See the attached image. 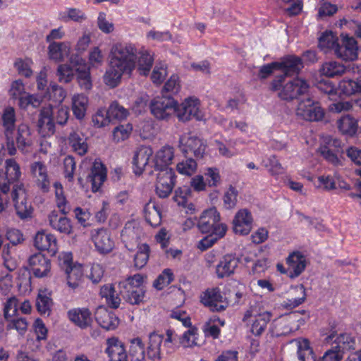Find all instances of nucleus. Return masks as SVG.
<instances>
[{
    "mask_svg": "<svg viewBox=\"0 0 361 361\" xmlns=\"http://www.w3.org/2000/svg\"><path fill=\"white\" fill-rule=\"evenodd\" d=\"M137 49L131 44H116L111 49L109 66L104 75V83L116 87L123 74L130 75L135 67Z\"/></svg>",
    "mask_w": 361,
    "mask_h": 361,
    "instance_id": "nucleus-1",
    "label": "nucleus"
},
{
    "mask_svg": "<svg viewBox=\"0 0 361 361\" xmlns=\"http://www.w3.org/2000/svg\"><path fill=\"white\" fill-rule=\"evenodd\" d=\"M197 227L201 233L209 234L200 242V247L204 250L210 247L218 239L223 238L227 231L226 224L220 222V214L216 208H210L202 212Z\"/></svg>",
    "mask_w": 361,
    "mask_h": 361,
    "instance_id": "nucleus-2",
    "label": "nucleus"
},
{
    "mask_svg": "<svg viewBox=\"0 0 361 361\" xmlns=\"http://www.w3.org/2000/svg\"><path fill=\"white\" fill-rule=\"evenodd\" d=\"M143 276L137 274L118 283L120 294L127 302L131 305L144 302L146 290L143 286Z\"/></svg>",
    "mask_w": 361,
    "mask_h": 361,
    "instance_id": "nucleus-3",
    "label": "nucleus"
},
{
    "mask_svg": "<svg viewBox=\"0 0 361 361\" xmlns=\"http://www.w3.org/2000/svg\"><path fill=\"white\" fill-rule=\"evenodd\" d=\"M176 101L167 95L157 97L149 104L152 114L158 120L168 121L175 114Z\"/></svg>",
    "mask_w": 361,
    "mask_h": 361,
    "instance_id": "nucleus-4",
    "label": "nucleus"
},
{
    "mask_svg": "<svg viewBox=\"0 0 361 361\" xmlns=\"http://www.w3.org/2000/svg\"><path fill=\"white\" fill-rule=\"evenodd\" d=\"M200 100L194 97L185 98L178 104L176 102V116L182 122H186L194 118L197 121L203 119V114L200 110Z\"/></svg>",
    "mask_w": 361,
    "mask_h": 361,
    "instance_id": "nucleus-5",
    "label": "nucleus"
},
{
    "mask_svg": "<svg viewBox=\"0 0 361 361\" xmlns=\"http://www.w3.org/2000/svg\"><path fill=\"white\" fill-rule=\"evenodd\" d=\"M271 314L264 311L258 313L256 308L250 307L243 317V321L250 324V332L255 336H260L269 322Z\"/></svg>",
    "mask_w": 361,
    "mask_h": 361,
    "instance_id": "nucleus-6",
    "label": "nucleus"
},
{
    "mask_svg": "<svg viewBox=\"0 0 361 361\" xmlns=\"http://www.w3.org/2000/svg\"><path fill=\"white\" fill-rule=\"evenodd\" d=\"M296 114L306 121H318L323 118L324 112L317 102L307 97L298 103Z\"/></svg>",
    "mask_w": 361,
    "mask_h": 361,
    "instance_id": "nucleus-7",
    "label": "nucleus"
},
{
    "mask_svg": "<svg viewBox=\"0 0 361 361\" xmlns=\"http://www.w3.org/2000/svg\"><path fill=\"white\" fill-rule=\"evenodd\" d=\"M2 125L4 128V134L6 137V149L10 155L16 153V148L13 137L16 123V112L14 108L8 106L5 108L1 116Z\"/></svg>",
    "mask_w": 361,
    "mask_h": 361,
    "instance_id": "nucleus-8",
    "label": "nucleus"
},
{
    "mask_svg": "<svg viewBox=\"0 0 361 361\" xmlns=\"http://www.w3.org/2000/svg\"><path fill=\"white\" fill-rule=\"evenodd\" d=\"M11 197L14 202L16 213L21 219H25L32 213V206L27 199V193L23 184L13 186Z\"/></svg>",
    "mask_w": 361,
    "mask_h": 361,
    "instance_id": "nucleus-9",
    "label": "nucleus"
},
{
    "mask_svg": "<svg viewBox=\"0 0 361 361\" xmlns=\"http://www.w3.org/2000/svg\"><path fill=\"white\" fill-rule=\"evenodd\" d=\"M201 302L213 312H221L226 309L228 302L219 288L207 289L201 296Z\"/></svg>",
    "mask_w": 361,
    "mask_h": 361,
    "instance_id": "nucleus-10",
    "label": "nucleus"
},
{
    "mask_svg": "<svg viewBox=\"0 0 361 361\" xmlns=\"http://www.w3.org/2000/svg\"><path fill=\"white\" fill-rule=\"evenodd\" d=\"M175 185V173L172 169L159 170L157 175L156 192L161 198L167 197Z\"/></svg>",
    "mask_w": 361,
    "mask_h": 361,
    "instance_id": "nucleus-11",
    "label": "nucleus"
},
{
    "mask_svg": "<svg viewBox=\"0 0 361 361\" xmlns=\"http://www.w3.org/2000/svg\"><path fill=\"white\" fill-rule=\"evenodd\" d=\"M179 147L184 154H193L196 158H202L206 145L202 140L191 134L182 135L179 139Z\"/></svg>",
    "mask_w": 361,
    "mask_h": 361,
    "instance_id": "nucleus-12",
    "label": "nucleus"
},
{
    "mask_svg": "<svg viewBox=\"0 0 361 361\" xmlns=\"http://www.w3.org/2000/svg\"><path fill=\"white\" fill-rule=\"evenodd\" d=\"M30 173L35 185L42 192H48L50 188V180L47 167L43 161H34L30 166Z\"/></svg>",
    "mask_w": 361,
    "mask_h": 361,
    "instance_id": "nucleus-13",
    "label": "nucleus"
},
{
    "mask_svg": "<svg viewBox=\"0 0 361 361\" xmlns=\"http://www.w3.org/2000/svg\"><path fill=\"white\" fill-rule=\"evenodd\" d=\"M28 264L33 275L37 278L47 277L51 269V260L39 252L28 258Z\"/></svg>",
    "mask_w": 361,
    "mask_h": 361,
    "instance_id": "nucleus-14",
    "label": "nucleus"
},
{
    "mask_svg": "<svg viewBox=\"0 0 361 361\" xmlns=\"http://www.w3.org/2000/svg\"><path fill=\"white\" fill-rule=\"evenodd\" d=\"M309 85L307 82L299 78L287 82L279 96L284 100L293 99L300 95H304L308 92Z\"/></svg>",
    "mask_w": 361,
    "mask_h": 361,
    "instance_id": "nucleus-15",
    "label": "nucleus"
},
{
    "mask_svg": "<svg viewBox=\"0 0 361 361\" xmlns=\"http://www.w3.org/2000/svg\"><path fill=\"white\" fill-rule=\"evenodd\" d=\"M143 235L140 226L135 223H128L121 232V238L126 247L133 251L136 247L140 246V240Z\"/></svg>",
    "mask_w": 361,
    "mask_h": 361,
    "instance_id": "nucleus-16",
    "label": "nucleus"
},
{
    "mask_svg": "<svg viewBox=\"0 0 361 361\" xmlns=\"http://www.w3.org/2000/svg\"><path fill=\"white\" fill-rule=\"evenodd\" d=\"M357 44L356 40L352 37L345 36L338 43L336 49V56L343 61H353L357 58Z\"/></svg>",
    "mask_w": 361,
    "mask_h": 361,
    "instance_id": "nucleus-17",
    "label": "nucleus"
},
{
    "mask_svg": "<svg viewBox=\"0 0 361 361\" xmlns=\"http://www.w3.org/2000/svg\"><path fill=\"white\" fill-rule=\"evenodd\" d=\"M153 153V149L149 146L142 145L136 149L133 157V169L136 175L140 176L144 172Z\"/></svg>",
    "mask_w": 361,
    "mask_h": 361,
    "instance_id": "nucleus-18",
    "label": "nucleus"
},
{
    "mask_svg": "<svg viewBox=\"0 0 361 361\" xmlns=\"http://www.w3.org/2000/svg\"><path fill=\"white\" fill-rule=\"evenodd\" d=\"M252 216L247 209H240L233 220V230L239 235L248 234L252 227Z\"/></svg>",
    "mask_w": 361,
    "mask_h": 361,
    "instance_id": "nucleus-19",
    "label": "nucleus"
},
{
    "mask_svg": "<svg viewBox=\"0 0 361 361\" xmlns=\"http://www.w3.org/2000/svg\"><path fill=\"white\" fill-rule=\"evenodd\" d=\"M240 260L233 255H225L216 265V274L218 279L229 277L235 274Z\"/></svg>",
    "mask_w": 361,
    "mask_h": 361,
    "instance_id": "nucleus-20",
    "label": "nucleus"
},
{
    "mask_svg": "<svg viewBox=\"0 0 361 361\" xmlns=\"http://www.w3.org/2000/svg\"><path fill=\"white\" fill-rule=\"evenodd\" d=\"M306 296L305 288L302 284L292 286L286 293V297L281 302V306L288 310L293 309L303 303Z\"/></svg>",
    "mask_w": 361,
    "mask_h": 361,
    "instance_id": "nucleus-21",
    "label": "nucleus"
},
{
    "mask_svg": "<svg viewBox=\"0 0 361 361\" xmlns=\"http://www.w3.org/2000/svg\"><path fill=\"white\" fill-rule=\"evenodd\" d=\"M92 239L97 250L101 253H108L114 248V241L106 229L94 230L92 232Z\"/></svg>",
    "mask_w": 361,
    "mask_h": 361,
    "instance_id": "nucleus-22",
    "label": "nucleus"
},
{
    "mask_svg": "<svg viewBox=\"0 0 361 361\" xmlns=\"http://www.w3.org/2000/svg\"><path fill=\"white\" fill-rule=\"evenodd\" d=\"M34 245L39 250H47L54 255L58 250L56 238L44 231H38L34 238Z\"/></svg>",
    "mask_w": 361,
    "mask_h": 361,
    "instance_id": "nucleus-23",
    "label": "nucleus"
},
{
    "mask_svg": "<svg viewBox=\"0 0 361 361\" xmlns=\"http://www.w3.org/2000/svg\"><path fill=\"white\" fill-rule=\"evenodd\" d=\"M94 317L97 323L106 330H114L119 324V319L116 314L103 306L97 308Z\"/></svg>",
    "mask_w": 361,
    "mask_h": 361,
    "instance_id": "nucleus-24",
    "label": "nucleus"
},
{
    "mask_svg": "<svg viewBox=\"0 0 361 361\" xmlns=\"http://www.w3.org/2000/svg\"><path fill=\"white\" fill-rule=\"evenodd\" d=\"M107 353L110 361H128L125 347L121 341L115 337L106 340Z\"/></svg>",
    "mask_w": 361,
    "mask_h": 361,
    "instance_id": "nucleus-25",
    "label": "nucleus"
},
{
    "mask_svg": "<svg viewBox=\"0 0 361 361\" xmlns=\"http://www.w3.org/2000/svg\"><path fill=\"white\" fill-rule=\"evenodd\" d=\"M288 265V274L290 278L298 277L306 267L305 257L300 252H294L286 259Z\"/></svg>",
    "mask_w": 361,
    "mask_h": 361,
    "instance_id": "nucleus-26",
    "label": "nucleus"
},
{
    "mask_svg": "<svg viewBox=\"0 0 361 361\" xmlns=\"http://www.w3.org/2000/svg\"><path fill=\"white\" fill-rule=\"evenodd\" d=\"M53 110L45 108L42 110L37 123L39 133L43 136H50L55 132V125L52 118Z\"/></svg>",
    "mask_w": 361,
    "mask_h": 361,
    "instance_id": "nucleus-27",
    "label": "nucleus"
},
{
    "mask_svg": "<svg viewBox=\"0 0 361 361\" xmlns=\"http://www.w3.org/2000/svg\"><path fill=\"white\" fill-rule=\"evenodd\" d=\"M278 64L279 68L283 71L284 77L298 75L303 68L302 59L295 56H286Z\"/></svg>",
    "mask_w": 361,
    "mask_h": 361,
    "instance_id": "nucleus-28",
    "label": "nucleus"
},
{
    "mask_svg": "<svg viewBox=\"0 0 361 361\" xmlns=\"http://www.w3.org/2000/svg\"><path fill=\"white\" fill-rule=\"evenodd\" d=\"M51 227L61 233L70 235L73 232V226L69 219L59 215L57 212H51L48 216Z\"/></svg>",
    "mask_w": 361,
    "mask_h": 361,
    "instance_id": "nucleus-29",
    "label": "nucleus"
},
{
    "mask_svg": "<svg viewBox=\"0 0 361 361\" xmlns=\"http://www.w3.org/2000/svg\"><path fill=\"white\" fill-rule=\"evenodd\" d=\"M106 178V169L104 165L95 161L87 177V181L91 184L92 190L95 192L99 190Z\"/></svg>",
    "mask_w": 361,
    "mask_h": 361,
    "instance_id": "nucleus-30",
    "label": "nucleus"
},
{
    "mask_svg": "<svg viewBox=\"0 0 361 361\" xmlns=\"http://www.w3.org/2000/svg\"><path fill=\"white\" fill-rule=\"evenodd\" d=\"M174 158V149L169 145L162 147L156 153L154 158V167L156 170L170 169L169 166L172 164Z\"/></svg>",
    "mask_w": 361,
    "mask_h": 361,
    "instance_id": "nucleus-31",
    "label": "nucleus"
},
{
    "mask_svg": "<svg viewBox=\"0 0 361 361\" xmlns=\"http://www.w3.org/2000/svg\"><path fill=\"white\" fill-rule=\"evenodd\" d=\"M163 341V335L155 332L149 334L147 348V355L149 360L152 361H159L161 360V345Z\"/></svg>",
    "mask_w": 361,
    "mask_h": 361,
    "instance_id": "nucleus-32",
    "label": "nucleus"
},
{
    "mask_svg": "<svg viewBox=\"0 0 361 361\" xmlns=\"http://www.w3.org/2000/svg\"><path fill=\"white\" fill-rule=\"evenodd\" d=\"M70 54V47L66 42L50 43L48 47L49 58L56 62H60Z\"/></svg>",
    "mask_w": 361,
    "mask_h": 361,
    "instance_id": "nucleus-33",
    "label": "nucleus"
},
{
    "mask_svg": "<svg viewBox=\"0 0 361 361\" xmlns=\"http://www.w3.org/2000/svg\"><path fill=\"white\" fill-rule=\"evenodd\" d=\"M69 319L81 328H85L92 322L91 313L87 309H73L68 312Z\"/></svg>",
    "mask_w": 361,
    "mask_h": 361,
    "instance_id": "nucleus-34",
    "label": "nucleus"
},
{
    "mask_svg": "<svg viewBox=\"0 0 361 361\" xmlns=\"http://www.w3.org/2000/svg\"><path fill=\"white\" fill-rule=\"evenodd\" d=\"M146 221L152 227H157L161 223V214L159 207L154 202L149 201L144 207Z\"/></svg>",
    "mask_w": 361,
    "mask_h": 361,
    "instance_id": "nucleus-35",
    "label": "nucleus"
},
{
    "mask_svg": "<svg viewBox=\"0 0 361 361\" xmlns=\"http://www.w3.org/2000/svg\"><path fill=\"white\" fill-rule=\"evenodd\" d=\"M348 71L346 66L337 61H327L322 64L320 72L329 78L340 77Z\"/></svg>",
    "mask_w": 361,
    "mask_h": 361,
    "instance_id": "nucleus-36",
    "label": "nucleus"
},
{
    "mask_svg": "<svg viewBox=\"0 0 361 361\" xmlns=\"http://www.w3.org/2000/svg\"><path fill=\"white\" fill-rule=\"evenodd\" d=\"M69 145L78 154L82 156L87 152V144L84 135L79 131H73L68 137Z\"/></svg>",
    "mask_w": 361,
    "mask_h": 361,
    "instance_id": "nucleus-37",
    "label": "nucleus"
},
{
    "mask_svg": "<svg viewBox=\"0 0 361 361\" xmlns=\"http://www.w3.org/2000/svg\"><path fill=\"white\" fill-rule=\"evenodd\" d=\"M88 106V98L83 94H76L72 97V110L74 116L79 120L82 119Z\"/></svg>",
    "mask_w": 361,
    "mask_h": 361,
    "instance_id": "nucleus-38",
    "label": "nucleus"
},
{
    "mask_svg": "<svg viewBox=\"0 0 361 361\" xmlns=\"http://www.w3.org/2000/svg\"><path fill=\"white\" fill-rule=\"evenodd\" d=\"M291 343H295L298 346V355L300 361H316L307 339H294Z\"/></svg>",
    "mask_w": 361,
    "mask_h": 361,
    "instance_id": "nucleus-39",
    "label": "nucleus"
},
{
    "mask_svg": "<svg viewBox=\"0 0 361 361\" xmlns=\"http://www.w3.org/2000/svg\"><path fill=\"white\" fill-rule=\"evenodd\" d=\"M154 58L150 51L142 48L138 52L137 71L140 75H147L153 64Z\"/></svg>",
    "mask_w": 361,
    "mask_h": 361,
    "instance_id": "nucleus-40",
    "label": "nucleus"
},
{
    "mask_svg": "<svg viewBox=\"0 0 361 361\" xmlns=\"http://www.w3.org/2000/svg\"><path fill=\"white\" fill-rule=\"evenodd\" d=\"M16 139L17 146L21 151L32 145L31 131L27 125L21 123L18 126Z\"/></svg>",
    "mask_w": 361,
    "mask_h": 361,
    "instance_id": "nucleus-41",
    "label": "nucleus"
},
{
    "mask_svg": "<svg viewBox=\"0 0 361 361\" xmlns=\"http://www.w3.org/2000/svg\"><path fill=\"white\" fill-rule=\"evenodd\" d=\"M0 173L4 176V181L9 186L11 183L18 180L21 176L19 165L12 159L6 161V171Z\"/></svg>",
    "mask_w": 361,
    "mask_h": 361,
    "instance_id": "nucleus-42",
    "label": "nucleus"
},
{
    "mask_svg": "<svg viewBox=\"0 0 361 361\" xmlns=\"http://www.w3.org/2000/svg\"><path fill=\"white\" fill-rule=\"evenodd\" d=\"M129 356L130 361H145V352L142 339L139 337L130 341Z\"/></svg>",
    "mask_w": 361,
    "mask_h": 361,
    "instance_id": "nucleus-43",
    "label": "nucleus"
},
{
    "mask_svg": "<svg viewBox=\"0 0 361 361\" xmlns=\"http://www.w3.org/2000/svg\"><path fill=\"white\" fill-rule=\"evenodd\" d=\"M67 284L72 289L78 288L82 281L83 271L80 265H73L71 269L65 271Z\"/></svg>",
    "mask_w": 361,
    "mask_h": 361,
    "instance_id": "nucleus-44",
    "label": "nucleus"
},
{
    "mask_svg": "<svg viewBox=\"0 0 361 361\" xmlns=\"http://www.w3.org/2000/svg\"><path fill=\"white\" fill-rule=\"evenodd\" d=\"M54 188L56 207L62 214L66 215L70 212L71 206L64 195L63 186L59 182H55L54 183Z\"/></svg>",
    "mask_w": 361,
    "mask_h": 361,
    "instance_id": "nucleus-45",
    "label": "nucleus"
},
{
    "mask_svg": "<svg viewBox=\"0 0 361 361\" xmlns=\"http://www.w3.org/2000/svg\"><path fill=\"white\" fill-rule=\"evenodd\" d=\"M100 295L106 299L109 306L116 309L121 304V298L111 284L104 285L101 288Z\"/></svg>",
    "mask_w": 361,
    "mask_h": 361,
    "instance_id": "nucleus-46",
    "label": "nucleus"
},
{
    "mask_svg": "<svg viewBox=\"0 0 361 361\" xmlns=\"http://www.w3.org/2000/svg\"><path fill=\"white\" fill-rule=\"evenodd\" d=\"M77 81L82 90H90L92 87L90 68L86 65H80L76 68Z\"/></svg>",
    "mask_w": 361,
    "mask_h": 361,
    "instance_id": "nucleus-47",
    "label": "nucleus"
},
{
    "mask_svg": "<svg viewBox=\"0 0 361 361\" xmlns=\"http://www.w3.org/2000/svg\"><path fill=\"white\" fill-rule=\"evenodd\" d=\"M338 128L343 134L352 136L357 129V121L350 115L342 116L338 121Z\"/></svg>",
    "mask_w": 361,
    "mask_h": 361,
    "instance_id": "nucleus-48",
    "label": "nucleus"
},
{
    "mask_svg": "<svg viewBox=\"0 0 361 361\" xmlns=\"http://www.w3.org/2000/svg\"><path fill=\"white\" fill-rule=\"evenodd\" d=\"M335 343L334 347L343 354L346 350L355 349V340L349 334H341L335 340Z\"/></svg>",
    "mask_w": 361,
    "mask_h": 361,
    "instance_id": "nucleus-49",
    "label": "nucleus"
},
{
    "mask_svg": "<svg viewBox=\"0 0 361 361\" xmlns=\"http://www.w3.org/2000/svg\"><path fill=\"white\" fill-rule=\"evenodd\" d=\"M59 18L64 22L73 20L81 23L86 19V16L82 11L78 8H68L66 11L59 13Z\"/></svg>",
    "mask_w": 361,
    "mask_h": 361,
    "instance_id": "nucleus-50",
    "label": "nucleus"
},
{
    "mask_svg": "<svg viewBox=\"0 0 361 361\" xmlns=\"http://www.w3.org/2000/svg\"><path fill=\"white\" fill-rule=\"evenodd\" d=\"M53 305L52 300L44 291H40L36 299V307L41 314L49 315Z\"/></svg>",
    "mask_w": 361,
    "mask_h": 361,
    "instance_id": "nucleus-51",
    "label": "nucleus"
},
{
    "mask_svg": "<svg viewBox=\"0 0 361 361\" xmlns=\"http://www.w3.org/2000/svg\"><path fill=\"white\" fill-rule=\"evenodd\" d=\"M338 88L341 94L346 96L360 94L357 79L343 78L339 82Z\"/></svg>",
    "mask_w": 361,
    "mask_h": 361,
    "instance_id": "nucleus-52",
    "label": "nucleus"
},
{
    "mask_svg": "<svg viewBox=\"0 0 361 361\" xmlns=\"http://www.w3.org/2000/svg\"><path fill=\"white\" fill-rule=\"evenodd\" d=\"M338 44L337 37L331 32H324L319 38V47L324 51L329 49L335 51Z\"/></svg>",
    "mask_w": 361,
    "mask_h": 361,
    "instance_id": "nucleus-53",
    "label": "nucleus"
},
{
    "mask_svg": "<svg viewBox=\"0 0 361 361\" xmlns=\"http://www.w3.org/2000/svg\"><path fill=\"white\" fill-rule=\"evenodd\" d=\"M180 87L179 77L176 75H173L164 85L161 90L162 95L172 97L179 92Z\"/></svg>",
    "mask_w": 361,
    "mask_h": 361,
    "instance_id": "nucleus-54",
    "label": "nucleus"
},
{
    "mask_svg": "<svg viewBox=\"0 0 361 361\" xmlns=\"http://www.w3.org/2000/svg\"><path fill=\"white\" fill-rule=\"evenodd\" d=\"M138 250L134 257V265L138 269L145 266L149 255V247L147 244H142L137 247Z\"/></svg>",
    "mask_w": 361,
    "mask_h": 361,
    "instance_id": "nucleus-55",
    "label": "nucleus"
},
{
    "mask_svg": "<svg viewBox=\"0 0 361 361\" xmlns=\"http://www.w3.org/2000/svg\"><path fill=\"white\" fill-rule=\"evenodd\" d=\"M107 114L109 115L110 120H123L127 117L128 111L117 102H113L107 110Z\"/></svg>",
    "mask_w": 361,
    "mask_h": 361,
    "instance_id": "nucleus-56",
    "label": "nucleus"
},
{
    "mask_svg": "<svg viewBox=\"0 0 361 361\" xmlns=\"http://www.w3.org/2000/svg\"><path fill=\"white\" fill-rule=\"evenodd\" d=\"M18 301L16 297L7 298L4 303V317L6 320L9 321L18 312Z\"/></svg>",
    "mask_w": 361,
    "mask_h": 361,
    "instance_id": "nucleus-57",
    "label": "nucleus"
},
{
    "mask_svg": "<svg viewBox=\"0 0 361 361\" xmlns=\"http://www.w3.org/2000/svg\"><path fill=\"white\" fill-rule=\"evenodd\" d=\"M173 279V275L171 269H166L159 275L153 283V286L157 290H162L168 286Z\"/></svg>",
    "mask_w": 361,
    "mask_h": 361,
    "instance_id": "nucleus-58",
    "label": "nucleus"
},
{
    "mask_svg": "<svg viewBox=\"0 0 361 361\" xmlns=\"http://www.w3.org/2000/svg\"><path fill=\"white\" fill-rule=\"evenodd\" d=\"M132 130L133 127L130 123L120 125L114 128L113 131V138L117 142L123 141L128 138Z\"/></svg>",
    "mask_w": 361,
    "mask_h": 361,
    "instance_id": "nucleus-59",
    "label": "nucleus"
},
{
    "mask_svg": "<svg viewBox=\"0 0 361 361\" xmlns=\"http://www.w3.org/2000/svg\"><path fill=\"white\" fill-rule=\"evenodd\" d=\"M197 169V163L192 158L187 159L177 164L178 171L185 176L192 175Z\"/></svg>",
    "mask_w": 361,
    "mask_h": 361,
    "instance_id": "nucleus-60",
    "label": "nucleus"
},
{
    "mask_svg": "<svg viewBox=\"0 0 361 361\" xmlns=\"http://www.w3.org/2000/svg\"><path fill=\"white\" fill-rule=\"evenodd\" d=\"M93 125L96 128H102L107 126L111 121L107 111L104 109H99L92 118Z\"/></svg>",
    "mask_w": 361,
    "mask_h": 361,
    "instance_id": "nucleus-61",
    "label": "nucleus"
},
{
    "mask_svg": "<svg viewBox=\"0 0 361 361\" xmlns=\"http://www.w3.org/2000/svg\"><path fill=\"white\" fill-rule=\"evenodd\" d=\"M57 75L61 82L68 83L71 82L74 76L72 68L67 64H61L58 66Z\"/></svg>",
    "mask_w": 361,
    "mask_h": 361,
    "instance_id": "nucleus-62",
    "label": "nucleus"
},
{
    "mask_svg": "<svg viewBox=\"0 0 361 361\" xmlns=\"http://www.w3.org/2000/svg\"><path fill=\"white\" fill-rule=\"evenodd\" d=\"M196 332L197 330L192 328L183 334L180 339V343L183 348H191L197 345L195 337Z\"/></svg>",
    "mask_w": 361,
    "mask_h": 361,
    "instance_id": "nucleus-63",
    "label": "nucleus"
},
{
    "mask_svg": "<svg viewBox=\"0 0 361 361\" xmlns=\"http://www.w3.org/2000/svg\"><path fill=\"white\" fill-rule=\"evenodd\" d=\"M50 98L56 102L61 103L66 97V91L60 86L54 84L48 87Z\"/></svg>",
    "mask_w": 361,
    "mask_h": 361,
    "instance_id": "nucleus-64",
    "label": "nucleus"
}]
</instances>
